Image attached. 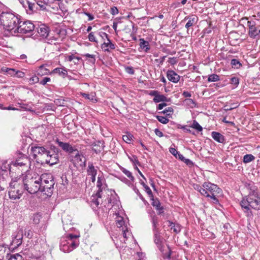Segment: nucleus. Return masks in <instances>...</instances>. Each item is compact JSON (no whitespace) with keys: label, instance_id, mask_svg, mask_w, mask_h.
Here are the masks:
<instances>
[{"label":"nucleus","instance_id":"obj_52","mask_svg":"<svg viewBox=\"0 0 260 260\" xmlns=\"http://www.w3.org/2000/svg\"><path fill=\"white\" fill-rule=\"evenodd\" d=\"M39 81V78L36 75L34 76L29 79V83L30 84H34L35 83H38Z\"/></svg>","mask_w":260,"mask_h":260},{"label":"nucleus","instance_id":"obj_32","mask_svg":"<svg viewBox=\"0 0 260 260\" xmlns=\"http://www.w3.org/2000/svg\"><path fill=\"white\" fill-rule=\"evenodd\" d=\"M180 160L183 161L188 167L192 168L194 163L189 159L185 158L182 155L180 154Z\"/></svg>","mask_w":260,"mask_h":260},{"label":"nucleus","instance_id":"obj_16","mask_svg":"<svg viewBox=\"0 0 260 260\" xmlns=\"http://www.w3.org/2000/svg\"><path fill=\"white\" fill-rule=\"evenodd\" d=\"M35 33L37 32L36 35L42 38H46L49 35V28L44 24L40 25L38 27L35 28Z\"/></svg>","mask_w":260,"mask_h":260},{"label":"nucleus","instance_id":"obj_23","mask_svg":"<svg viewBox=\"0 0 260 260\" xmlns=\"http://www.w3.org/2000/svg\"><path fill=\"white\" fill-rule=\"evenodd\" d=\"M195 18H187L185 17L184 19L182 20L180 24L182 26H184L186 28H188L191 26L194 22Z\"/></svg>","mask_w":260,"mask_h":260},{"label":"nucleus","instance_id":"obj_44","mask_svg":"<svg viewBox=\"0 0 260 260\" xmlns=\"http://www.w3.org/2000/svg\"><path fill=\"white\" fill-rule=\"evenodd\" d=\"M156 118L160 122L163 124H167L169 122V119L163 116L157 115Z\"/></svg>","mask_w":260,"mask_h":260},{"label":"nucleus","instance_id":"obj_8","mask_svg":"<svg viewBox=\"0 0 260 260\" xmlns=\"http://www.w3.org/2000/svg\"><path fill=\"white\" fill-rule=\"evenodd\" d=\"M35 25L29 21H24L19 23L16 30V32L26 34L35 30Z\"/></svg>","mask_w":260,"mask_h":260},{"label":"nucleus","instance_id":"obj_26","mask_svg":"<svg viewBox=\"0 0 260 260\" xmlns=\"http://www.w3.org/2000/svg\"><path fill=\"white\" fill-rule=\"evenodd\" d=\"M1 71L3 73H6L7 75H9L11 77H15L16 70L14 69L4 67L1 68Z\"/></svg>","mask_w":260,"mask_h":260},{"label":"nucleus","instance_id":"obj_42","mask_svg":"<svg viewBox=\"0 0 260 260\" xmlns=\"http://www.w3.org/2000/svg\"><path fill=\"white\" fill-rule=\"evenodd\" d=\"M116 225L118 228H123V225H124V221L123 217L121 216H117L116 220Z\"/></svg>","mask_w":260,"mask_h":260},{"label":"nucleus","instance_id":"obj_36","mask_svg":"<svg viewBox=\"0 0 260 260\" xmlns=\"http://www.w3.org/2000/svg\"><path fill=\"white\" fill-rule=\"evenodd\" d=\"M231 64L232 68L234 69H239L241 66L242 64L240 61L237 59H232L231 61Z\"/></svg>","mask_w":260,"mask_h":260},{"label":"nucleus","instance_id":"obj_18","mask_svg":"<svg viewBox=\"0 0 260 260\" xmlns=\"http://www.w3.org/2000/svg\"><path fill=\"white\" fill-rule=\"evenodd\" d=\"M56 143L58 144V145L61 148V149L70 153L73 152L74 151H78L77 148L75 146H72L69 143H64L61 141H60L59 140H56Z\"/></svg>","mask_w":260,"mask_h":260},{"label":"nucleus","instance_id":"obj_45","mask_svg":"<svg viewBox=\"0 0 260 260\" xmlns=\"http://www.w3.org/2000/svg\"><path fill=\"white\" fill-rule=\"evenodd\" d=\"M130 160L135 165V166L138 165L140 166V162L138 160V157L136 155H132V156L128 157Z\"/></svg>","mask_w":260,"mask_h":260},{"label":"nucleus","instance_id":"obj_34","mask_svg":"<svg viewBox=\"0 0 260 260\" xmlns=\"http://www.w3.org/2000/svg\"><path fill=\"white\" fill-rule=\"evenodd\" d=\"M60 249L61 251L64 252H69L74 249L63 243H60Z\"/></svg>","mask_w":260,"mask_h":260},{"label":"nucleus","instance_id":"obj_49","mask_svg":"<svg viewBox=\"0 0 260 260\" xmlns=\"http://www.w3.org/2000/svg\"><path fill=\"white\" fill-rule=\"evenodd\" d=\"M169 224L168 226L170 228V230L171 232H173L175 234L177 233V229L175 228V223L170 221H168Z\"/></svg>","mask_w":260,"mask_h":260},{"label":"nucleus","instance_id":"obj_62","mask_svg":"<svg viewBox=\"0 0 260 260\" xmlns=\"http://www.w3.org/2000/svg\"><path fill=\"white\" fill-rule=\"evenodd\" d=\"M102 181H103V179L101 177H98V180H97V183H96V186L97 187L99 188V189H101L102 185H103V183H102Z\"/></svg>","mask_w":260,"mask_h":260},{"label":"nucleus","instance_id":"obj_22","mask_svg":"<svg viewBox=\"0 0 260 260\" xmlns=\"http://www.w3.org/2000/svg\"><path fill=\"white\" fill-rule=\"evenodd\" d=\"M211 136L215 141L218 143H223L225 141L224 136L218 132H212Z\"/></svg>","mask_w":260,"mask_h":260},{"label":"nucleus","instance_id":"obj_6","mask_svg":"<svg viewBox=\"0 0 260 260\" xmlns=\"http://www.w3.org/2000/svg\"><path fill=\"white\" fill-rule=\"evenodd\" d=\"M25 190L21 179H19L17 181H12L10 183L9 189L10 199L13 200L19 199Z\"/></svg>","mask_w":260,"mask_h":260},{"label":"nucleus","instance_id":"obj_13","mask_svg":"<svg viewBox=\"0 0 260 260\" xmlns=\"http://www.w3.org/2000/svg\"><path fill=\"white\" fill-rule=\"evenodd\" d=\"M19 2L29 14H32L38 10L35 3H31L28 0H19Z\"/></svg>","mask_w":260,"mask_h":260},{"label":"nucleus","instance_id":"obj_51","mask_svg":"<svg viewBox=\"0 0 260 260\" xmlns=\"http://www.w3.org/2000/svg\"><path fill=\"white\" fill-rule=\"evenodd\" d=\"M169 151L172 154H173L174 156H175L176 158L178 157L177 155L179 156V154H178L177 150L174 147H171L169 148Z\"/></svg>","mask_w":260,"mask_h":260},{"label":"nucleus","instance_id":"obj_50","mask_svg":"<svg viewBox=\"0 0 260 260\" xmlns=\"http://www.w3.org/2000/svg\"><path fill=\"white\" fill-rule=\"evenodd\" d=\"M184 53H185L186 55L184 57L180 58V65H184V61H181L182 59H185L186 56H189V54H188L187 52H185L184 51L182 50L180 51V57L183 56Z\"/></svg>","mask_w":260,"mask_h":260},{"label":"nucleus","instance_id":"obj_4","mask_svg":"<svg viewBox=\"0 0 260 260\" xmlns=\"http://www.w3.org/2000/svg\"><path fill=\"white\" fill-rule=\"evenodd\" d=\"M41 192H44L47 196H51L55 184L53 175L50 173H44L39 175Z\"/></svg>","mask_w":260,"mask_h":260},{"label":"nucleus","instance_id":"obj_2","mask_svg":"<svg viewBox=\"0 0 260 260\" xmlns=\"http://www.w3.org/2000/svg\"><path fill=\"white\" fill-rule=\"evenodd\" d=\"M21 17L11 12H2L0 14V23L8 31L16 33Z\"/></svg>","mask_w":260,"mask_h":260},{"label":"nucleus","instance_id":"obj_40","mask_svg":"<svg viewBox=\"0 0 260 260\" xmlns=\"http://www.w3.org/2000/svg\"><path fill=\"white\" fill-rule=\"evenodd\" d=\"M190 127L192 128L195 129L198 132H202L203 127L200 125V124L196 121L193 120L192 123L190 125Z\"/></svg>","mask_w":260,"mask_h":260},{"label":"nucleus","instance_id":"obj_17","mask_svg":"<svg viewBox=\"0 0 260 260\" xmlns=\"http://www.w3.org/2000/svg\"><path fill=\"white\" fill-rule=\"evenodd\" d=\"M147 213L151 218L153 232L159 231L158 228L159 225L158 217L156 215L155 212L151 209L148 210Z\"/></svg>","mask_w":260,"mask_h":260},{"label":"nucleus","instance_id":"obj_33","mask_svg":"<svg viewBox=\"0 0 260 260\" xmlns=\"http://www.w3.org/2000/svg\"><path fill=\"white\" fill-rule=\"evenodd\" d=\"M255 159V157L251 154H247L243 156V162L245 164L249 163Z\"/></svg>","mask_w":260,"mask_h":260},{"label":"nucleus","instance_id":"obj_60","mask_svg":"<svg viewBox=\"0 0 260 260\" xmlns=\"http://www.w3.org/2000/svg\"><path fill=\"white\" fill-rule=\"evenodd\" d=\"M118 10L116 7H112L110 9V13L113 15H115L118 13Z\"/></svg>","mask_w":260,"mask_h":260},{"label":"nucleus","instance_id":"obj_15","mask_svg":"<svg viewBox=\"0 0 260 260\" xmlns=\"http://www.w3.org/2000/svg\"><path fill=\"white\" fill-rule=\"evenodd\" d=\"M77 152H78V151ZM86 159L85 157L79 152L75 155L73 159L74 166L76 168H79V167H85L86 166Z\"/></svg>","mask_w":260,"mask_h":260},{"label":"nucleus","instance_id":"obj_43","mask_svg":"<svg viewBox=\"0 0 260 260\" xmlns=\"http://www.w3.org/2000/svg\"><path fill=\"white\" fill-rule=\"evenodd\" d=\"M193 186H194V188L196 190L199 191L202 196H203V194H205L206 191H205L204 188L203 187V186H201L199 184H194Z\"/></svg>","mask_w":260,"mask_h":260},{"label":"nucleus","instance_id":"obj_29","mask_svg":"<svg viewBox=\"0 0 260 260\" xmlns=\"http://www.w3.org/2000/svg\"><path fill=\"white\" fill-rule=\"evenodd\" d=\"M154 242L157 245V247L160 249V247L162 243V239L159 234V231L154 232Z\"/></svg>","mask_w":260,"mask_h":260},{"label":"nucleus","instance_id":"obj_14","mask_svg":"<svg viewBox=\"0 0 260 260\" xmlns=\"http://www.w3.org/2000/svg\"><path fill=\"white\" fill-rule=\"evenodd\" d=\"M11 165L13 167L17 168L22 172V174L23 173H27L29 171L31 166L30 162H27V161L20 162L18 161H13L11 163Z\"/></svg>","mask_w":260,"mask_h":260},{"label":"nucleus","instance_id":"obj_21","mask_svg":"<svg viewBox=\"0 0 260 260\" xmlns=\"http://www.w3.org/2000/svg\"><path fill=\"white\" fill-rule=\"evenodd\" d=\"M102 49L104 51L110 52V50H113L115 48V45L113 44L109 39H107V42L103 43L101 45Z\"/></svg>","mask_w":260,"mask_h":260},{"label":"nucleus","instance_id":"obj_61","mask_svg":"<svg viewBox=\"0 0 260 260\" xmlns=\"http://www.w3.org/2000/svg\"><path fill=\"white\" fill-rule=\"evenodd\" d=\"M51 79L49 77H44L40 82V83L43 85H45L47 82H50Z\"/></svg>","mask_w":260,"mask_h":260},{"label":"nucleus","instance_id":"obj_47","mask_svg":"<svg viewBox=\"0 0 260 260\" xmlns=\"http://www.w3.org/2000/svg\"><path fill=\"white\" fill-rule=\"evenodd\" d=\"M230 83L237 86L239 83V79L236 77H232L230 79Z\"/></svg>","mask_w":260,"mask_h":260},{"label":"nucleus","instance_id":"obj_31","mask_svg":"<svg viewBox=\"0 0 260 260\" xmlns=\"http://www.w3.org/2000/svg\"><path fill=\"white\" fill-rule=\"evenodd\" d=\"M15 161H18L24 162V161H27V162L31 163L30 159L27 156H26V155L22 154V153H20L19 155V156H18V157L16 158V159Z\"/></svg>","mask_w":260,"mask_h":260},{"label":"nucleus","instance_id":"obj_54","mask_svg":"<svg viewBox=\"0 0 260 260\" xmlns=\"http://www.w3.org/2000/svg\"><path fill=\"white\" fill-rule=\"evenodd\" d=\"M133 190L135 192V193L140 197V198L142 200V201H145V199L144 198H143V197L142 196V195L140 193L139 189L137 188V187L134 185L133 187Z\"/></svg>","mask_w":260,"mask_h":260},{"label":"nucleus","instance_id":"obj_39","mask_svg":"<svg viewBox=\"0 0 260 260\" xmlns=\"http://www.w3.org/2000/svg\"><path fill=\"white\" fill-rule=\"evenodd\" d=\"M220 80V77L217 74H213L209 75L208 78V81L209 82H216Z\"/></svg>","mask_w":260,"mask_h":260},{"label":"nucleus","instance_id":"obj_19","mask_svg":"<svg viewBox=\"0 0 260 260\" xmlns=\"http://www.w3.org/2000/svg\"><path fill=\"white\" fill-rule=\"evenodd\" d=\"M10 249L6 246L0 245V260H9L10 256Z\"/></svg>","mask_w":260,"mask_h":260},{"label":"nucleus","instance_id":"obj_38","mask_svg":"<svg viewBox=\"0 0 260 260\" xmlns=\"http://www.w3.org/2000/svg\"><path fill=\"white\" fill-rule=\"evenodd\" d=\"M119 179L123 183L127 185L129 187L133 188V187L135 185L133 184V182L134 181H131V180H128L127 178L124 177H119Z\"/></svg>","mask_w":260,"mask_h":260},{"label":"nucleus","instance_id":"obj_53","mask_svg":"<svg viewBox=\"0 0 260 260\" xmlns=\"http://www.w3.org/2000/svg\"><path fill=\"white\" fill-rule=\"evenodd\" d=\"M88 39L90 42H94L96 43L98 42V41L96 40L94 35V32H91L89 33L88 35Z\"/></svg>","mask_w":260,"mask_h":260},{"label":"nucleus","instance_id":"obj_7","mask_svg":"<svg viewBox=\"0 0 260 260\" xmlns=\"http://www.w3.org/2000/svg\"><path fill=\"white\" fill-rule=\"evenodd\" d=\"M249 200L251 201V208L256 210H260V193L255 186L250 189Z\"/></svg>","mask_w":260,"mask_h":260},{"label":"nucleus","instance_id":"obj_11","mask_svg":"<svg viewBox=\"0 0 260 260\" xmlns=\"http://www.w3.org/2000/svg\"><path fill=\"white\" fill-rule=\"evenodd\" d=\"M79 236L70 234L65 238L61 239L60 243H63L75 249L79 245V241L78 238Z\"/></svg>","mask_w":260,"mask_h":260},{"label":"nucleus","instance_id":"obj_10","mask_svg":"<svg viewBox=\"0 0 260 260\" xmlns=\"http://www.w3.org/2000/svg\"><path fill=\"white\" fill-rule=\"evenodd\" d=\"M23 237V231L22 229H18L12 235V241L11 246L13 248H16L19 247L22 243Z\"/></svg>","mask_w":260,"mask_h":260},{"label":"nucleus","instance_id":"obj_58","mask_svg":"<svg viewBox=\"0 0 260 260\" xmlns=\"http://www.w3.org/2000/svg\"><path fill=\"white\" fill-rule=\"evenodd\" d=\"M25 76V73L21 71L16 70L15 77L19 78H23Z\"/></svg>","mask_w":260,"mask_h":260},{"label":"nucleus","instance_id":"obj_48","mask_svg":"<svg viewBox=\"0 0 260 260\" xmlns=\"http://www.w3.org/2000/svg\"><path fill=\"white\" fill-rule=\"evenodd\" d=\"M161 113L166 114L167 116H170L173 113V109L171 107H168L162 111Z\"/></svg>","mask_w":260,"mask_h":260},{"label":"nucleus","instance_id":"obj_1","mask_svg":"<svg viewBox=\"0 0 260 260\" xmlns=\"http://www.w3.org/2000/svg\"><path fill=\"white\" fill-rule=\"evenodd\" d=\"M58 150L53 146V149L51 148L50 150L47 149L43 146L38 145L32 146L31 148V153L34 159L40 161L41 164H49L51 166L57 163Z\"/></svg>","mask_w":260,"mask_h":260},{"label":"nucleus","instance_id":"obj_5","mask_svg":"<svg viewBox=\"0 0 260 260\" xmlns=\"http://www.w3.org/2000/svg\"><path fill=\"white\" fill-rule=\"evenodd\" d=\"M204 190L206 191L203 196L209 198L212 200L213 203L219 204L218 198L222 194V190L218 186L210 182H205L203 184Z\"/></svg>","mask_w":260,"mask_h":260},{"label":"nucleus","instance_id":"obj_9","mask_svg":"<svg viewBox=\"0 0 260 260\" xmlns=\"http://www.w3.org/2000/svg\"><path fill=\"white\" fill-rule=\"evenodd\" d=\"M247 26L249 28L248 35L252 39L260 38V25H256L255 21H248Z\"/></svg>","mask_w":260,"mask_h":260},{"label":"nucleus","instance_id":"obj_28","mask_svg":"<svg viewBox=\"0 0 260 260\" xmlns=\"http://www.w3.org/2000/svg\"><path fill=\"white\" fill-rule=\"evenodd\" d=\"M152 205L155 207V209L158 211V213L161 214L163 212V207L160 206V203L159 200L157 199H152Z\"/></svg>","mask_w":260,"mask_h":260},{"label":"nucleus","instance_id":"obj_56","mask_svg":"<svg viewBox=\"0 0 260 260\" xmlns=\"http://www.w3.org/2000/svg\"><path fill=\"white\" fill-rule=\"evenodd\" d=\"M84 56H86V57L90 58V59H89L90 62H91L92 63H94V62L95 61V58L94 55L87 53V54H85L84 55Z\"/></svg>","mask_w":260,"mask_h":260},{"label":"nucleus","instance_id":"obj_20","mask_svg":"<svg viewBox=\"0 0 260 260\" xmlns=\"http://www.w3.org/2000/svg\"><path fill=\"white\" fill-rule=\"evenodd\" d=\"M50 74H58L59 76L65 78L68 75V69L63 66L61 68H56L53 70Z\"/></svg>","mask_w":260,"mask_h":260},{"label":"nucleus","instance_id":"obj_27","mask_svg":"<svg viewBox=\"0 0 260 260\" xmlns=\"http://www.w3.org/2000/svg\"><path fill=\"white\" fill-rule=\"evenodd\" d=\"M140 47L141 49H144L146 52H147L150 50L149 42L145 41L144 39L141 38L140 39Z\"/></svg>","mask_w":260,"mask_h":260},{"label":"nucleus","instance_id":"obj_12","mask_svg":"<svg viewBox=\"0 0 260 260\" xmlns=\"http://www.w3.org/2000/svg\"><path fill=\"white\" fill-rule=\"evenodd\" d=\"M240 204L243 211L246 214V215L247 217L252 216V212L250 209L251 201L249 200V195L247 197L243 198Z\"/></svg>","mask_w":260,"mask_h":260},{"label":"nucleus","instance_id":"obj_46","mask_svg":"<svg viewBox=\"0 0 260 260\" xmlns=\"http://www.w3.org/2000/svg\"><path fill=\"white\" fill-rule=\"evenodd\" d=\"M41 218V215L39 214H36L33 216V221L35 224H38L40 222V219Z\"/></svg>","mask_w":260,"mask_h":260},{"label":"nucleus","instance_id":"obj_59","mask_svg":"<svg viewBox=\"0 0 260 260\" xmlns=\"http://www.w3.org/2000/svg\"><path fill=\"white\" fill-rule=\"evenodd\" d=\"M190 128H191L190 126H187V125L181 126V127H180V128L183 129V130L185 132H188L189 133L194 134V133L192 132V131L190 130Z\"/></svg>","mask_w":260,"mask_h":260},{"label":"nucleus","instance_id":"obj_64","mask_svg":"<svg viewBox=\"0 0 260 260\" xmlns=\"http://www.w3.org/2000/svg\"><path fill=\"white\" fill-rule=\"evenodd\" d=\"M145 189V191L147 193V194L151 197H153V194H152V192L151 190V189L150 188V187L147 185V186H146L145 187H144Z\"/></svg>","mask_w":260,"mask_h":260},{"label":"nucleus","instance_id":"obj_30","mask_svg":"<svg viewBox=\"0 0 260 260\" xmlns=\"http://www.w3.org/2000/svg\"><path fill=\"white\" fill-rule=\"evenodd\" d=\"M182 104L188 107L192 108L196 106V103L194 101L191 99H186L182 102Z\"/></svg>","mask_w":260,"mask_h":260},{"label":"nucleus","instance_id":"obj_24","mask_svg":"<svg viewBox=\"0 0 260 260\" xmlns=\"http://www.w3.org/2000/svg\"><path fill=\"white\" fill-rule=\"evenodd\" d=\"M167 77L169 80L174 83H177L179 81V75L173 70H169L167 72Z\"/></svg>","mask_w":260,"mask_h":260},{"label":"nucleus","instance_id":"obj_37","mask_svg":"<svg viewBox=\"0 0 260 260\" xmlns=\"http://www.w3.org/2000/svg\"><path fill=\"white\" fill-rule=\"evenodd\" d=\"M167 97H166L165 95H164L162 94H158V95H157V96H155V97H154L153 98V101L155 103H159L160 102H165V101H167Z\"/></svg>","mask_w":260,"mask_h":260},{"label":"nucleus","instance_id":"obj_35","mask_svg":"<svg viewBox=\"0 0 260 260\" xmlns=\"http://www.w3.org/2000/svg\"><path fill=\"white\" fill-rule=\"evenodd\" d=\"M120 170L131 181H135V178L130 171L123 167H121Z\"/></svg>","mask_w":260,"mask_h":260},{"label":"nucleus","instance_id":"obj_57","mask_svg":"<svg viewBox=\"0 0 260 260\" xmlns=\"http://www.w3.org/2000/svg\"><path fill=\"white\" fill-rule=\"evenodd\" d=\"M125 72L131 75H133L135 73V71L132 67H126L125 68Z\"/></svg>","mask_w":260,"mask_h":260},{"label":"nucleus","instance_id":"obj_55","mask_svg":"<svg viewBox=\"0 0 260 260\" xmlns=\"http://www.w3.org/2000/svg\"><path fill=\"white\" fill-rule=\"evenodd\" d=\"M37 5H38L41 9L42 10H45L46 9V6L48 5V4H45L43 3V0L39 1L38 2H36Z\"/></svg>","mask_w":260,"mask_h":260},{"label":"nucleus","instance_id":"obj_3","mask_svg":"<svg viewBox=\"0 0 260 260\" xmlns=\"http://www.w3.org/2000/svg\"><path fill=\"white\" fill-rule=\"evenodd\" d=\"M21 182L26 190L30 194L41 191L39 175L36 173L28 174L21 180Z\"/></svg>","mask_w":260,"mask_h":260},{"label":"nucleus","instance_id":"obj_25","mask_svg":"<svg viewBox=\"0 0 260 260\" xmlns=\"http://www.w3.org/2000/svg\"><path fill=\"white\" fill-rule=\"evenodd\" d=\"M87 173L88 176H96L97 170L92 162L88 163Z\"/></svg>","mask_w":260,"mask_h":260},{"label":"nucleus","instance_id":"obj_41","mask_svg":"<svg viewBox=\"0 0 260 260\" xmlns=\"http://www.w3.org/2000/svg\"><path fill=\"white\" fill-rule=\"evenodd\" d=\"M133 135L129 133H127L126 135H124L122 136L123 140L127 143H130L133 139Z\"/></svg>","mask_w":260,"mask_h":260},{"label":"nucleus","instance_id":"obj_63","mask_svg":"<svg viewBox=\"0 0 260 260\" xmlns=\"http://www.w3.org/2000/svg\"><path fill=\"white\" fill-rule=\"evenodd\" d=\"M82 96L83 98H84L85 99H88L89 100H93V96H91L89 94L83 93H82Z\"/></svg>","mask_w":260,"mask_h":260}]
</instances>
